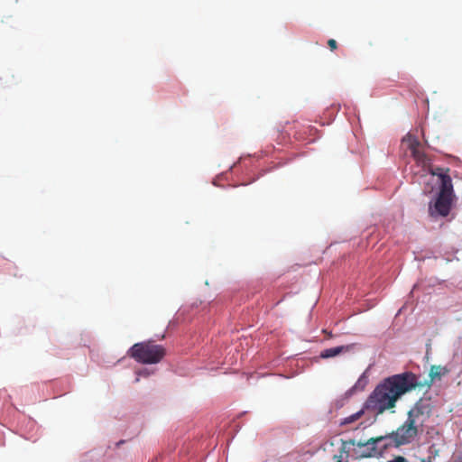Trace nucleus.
Returning <instances> with one entry per match:
<instances>
[{"instance_id": "f03ea898", "label": "nucleus", "mask_w": 462, "mask_h": 462, "mask_svg": "<svg viewBox=\"0 0 462 462\" xmlns=\"http://www.w3.org/2000/svg\"><path fill=\"white\" fill-rule=\"evenodd\" d=\"M423 412L420 407L414 406L409 412L405 422L400 426L392 434L380 437L377 439H371L367 441V445H375L383 442V448L389 445L400 447L404 444L410 443L418 433V428L422 425Z\"/></svg>"}, {"instance_id": "f8f14e48", "label": "nucleus", "mask_w": 462, "mask_h": 462, "mask_svg": "<svg viewBox=\"0 0 462 462\" xmlns=\"http://www.w3.org/2000/svg\"><path fill=\"white\" fill-rule=\"evenodd\" d=\"M137 374H138L139 376L147 377V376H149V375H150V372H149V370H148L147 368H143V369L140 370V371L137 373Z\"/></svg>"}, {"instance_id": "7ed1b4c3", "label": "nucleus", "mask_w": 462, "mask_h": 462, "mask_svg": "<svg viewBox=\"0 0 462 462\" xmlns=\"http://www.w3.org/2000/svg\"><path fill=\"white\" fill-rule=\"evenodd\" d=\"M127 355L141 364H158L166 355V349L153 341L135 343L130 347Z\"/></svg>"}, {"instance_id": "1a4fd4ad", "label": "nucleus", "mask_w": 462, "mask_h": 462, "mask_svg": "<svg viewBox=\"0 0 462 462\" xmlns=\"http://www.w3.org/2000/svg\"><path fill=\"white\" fill-rule=\"evenodd\" d=\"M409 139H410V144H409V148L411 149V153H412V156L417 160V161H421L422 158L424 157V154L421 153L419 150H418V147L420 145V143L417 139L415 138H411V136H409Z\"/></svg>"}, {"instance_id": "39448f33", "label": "nucleus", "mask_w": 462, "mask_h": 462, "mask_svg": "<svg viewBox=\"0 0 462 462\" xmlns=\"http://www.w3.org/2000/svg\"><path fill=\"white\" fill-rule=\"evenodd\" d=\"M450 372V369L447 366L433 365L430 369V379L431 383L440 381L443 376L447 375Z\"/></svg>"}, {"instance_id": "20e7f679", "label": "nucleus", "mask_w": 462, "mask_h": 462, "mask_svg": "<svg viewBox=\"0 0 462 462\" xmlns=\"http://www.w3.org/2000/svg\"><path fill=\"white\" fill-rule=\"evenodd\" d=\"M455 197L445 196L443 194H438L436 200L433 204H430L429 212L431 217H442L448 216L452 203Z\"/></svg>"}, {"instance_id": "f257e3e1", "label": "nucleus", "mask_w": 462, "mask_h": 462, "mask_svg": "<svg viewBox=\"0 0 462 462\" xmlns=\"http://www.w3.org/2000/svg\"><path fill=\"white\" fill-rule=\"evenodd\" d=\"M418 385L417 376L411 372L389 376L371 393L365 402V409L377 415L383 414L385 411L393 409L403 394Z\"/></svg>"}, {"instance_id": "423d86ee", "label": "nucleus", "mask_w": 462, "mask_h": 462, "mask_svg": "<svg viewBox=\"0 0 462 462\" xmlns=\"http://www.w3.org/2000/svg\"><path fill=\"white\" fill-rule=\"evenodd\" d=\"M439 180H440V188H439V194H443L445 196H450V197H456L454 194L452 180H451V177L449 176V174H448L447 176H442V178Z\"/></svg>"}, {"instance_id": "9d476101", "label": "nucleus", "mask_w": 462, "mask_h": 462, "mask_svg": "<svg viewBox=\"0 0 462 462\" xmlns=\"http://www.w3.org/2000/svg\"><path fill=\"white\" fill-rule=\"evenodd\" d=\"M449 171L450 170L448 168L433 167L430 168V172L433 176H438L439 179L440 180L442 176H447L448 174H449Z\"/></svg>"}, {"instance_id": "9b49d317", "label": "nucleus", "mask_w": 462, "mask_h": 462, "mask_svg": "<svg viewBox=\"0 0 462 462\" xmlns=\"http://www.w3.org/2000/svg\"><path fill=\"white\" fill-rule=\"evenodd\" d=\"M328 45L331 51H335L337 48V43L334 39H329L328 41Z\"/></svg>"}, {"instance_id": "ddd939ff", "label": "nucleus", "mask_w": 462, "mask_h": 462, "mask_svg": "<svg viewBox=\"0 0 462 462\" xmlns=\"http://www.w3.org/2000/svg\"><path fill=\"white\" fill-rule=\"evenodd\" d=\"M322 333L326 335V337H327L328 339H330V338H332V337H334V335L332 334V332L328 331L327 329H323V330H322Z\"/></svg>"}, {"instance_id": "6e6552de", "label": "nucleus", "mask_w": 462, "mask_h": 462, "mask_svg": "<svg viewBox=\"0 0 462 462\" xmlns=\"http://www.w3.org/2000/svg\"><path fill=\"white\" fill-rule=\"evenodd\" d=\"M365 411H367V409H365V405H364L363 408L361 410H359L358 411L344 418L341 420L340 425L341 426L348 425V424L357 421L364 416Z\"/></svg>"}, {"instance_id": "0eeeda50", "label": "nucleus", "mask_w": 462, "mask_h": 462, "mask_svg": "<svg viewBox=\"0 0 462 462\" xmlns=\"http://www.w3.org/2000/svg\"><path fill=\"white\" fill-rule=\"evenodd\" d=\"M350 349H351V346H336V347H332V348H328V349L323 350L320 353L319 356L323 359H327V358L337 356L342 354L343 352L349 351Z\"/></svg>"}]
</instances>
